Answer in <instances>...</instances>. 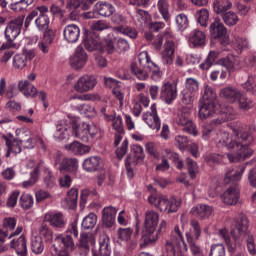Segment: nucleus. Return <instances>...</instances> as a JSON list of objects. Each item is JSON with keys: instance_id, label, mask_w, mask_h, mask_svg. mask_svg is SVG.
Instances as JSON below:
<instances>
[{"instance_id": "37", "label": "nucleus", "mask_w": 256, "mask_h": 256, "mask_svg": "<svg viewBox=\"0 0 256 256\" xmlns=\"http://www.w3.org/2000/svg\"><path fill=\"white\" fill-rule=\"evenodd\" d=\"M77 199H79V190L77 188H71L63 201V205H66L67 209H75L77 207Z\"/></svg>"}, {"instance_id": "15", "label": "nucleus", "mask_w": 256, "mask_h": 256, "mask_svg": "<svg viewBox=\"0 0 256 256\" xmlns=\"http://www.w3.org/2000/svg\"><path fill=\"white\" fill-rule=\"evenodd\" d=\"M160 99L165 101L167 105H171L177 99V84L169 81L165 82L161 86Z\"/></svg>"}, {"instance_id": "50", "label": "nucleus", "mask_w": 256, "mask_h": 256, "mask_svg": "<svg viewBox=\"0 0 256 256\" xmlns=\"http://www.w3.org/2000/svg\"><path fill=\"white\" fill-rule=\"evenodd\" d=\"M222 19L228 27H233L239 23V16L233 11H228L222 14Z\"/></svg>"}, {"instance_id": "58", "label": "nucleus", "mask_w": 256, "mask_h": 256, "mask_svg": "<svg viewBox=\"0 0 256 256\" xmlns=\"http://www.w3.org/2000/svg\"><path fill=\"white\" fill-rule=\"evenodd\" d=\"M2 227L8 233H13L17 227V219L15 217H6L2 221Z\"/></svg>"}, {"instance_id": "29", "label": "nucleus", "mask_w": 256, "mask_h": 256, "mask_svg": "<svg viewBox=\"0 0 256 256\" xmlns=\"http://www.w3.org/2000/svg\"><path fill=\"white\" fill-rule=\"evenodd\" d=\"M99 250L93 252V256H111V245L109 244V236L102 232L99 238Z\"/></svg>"}, {"instance_id": "43", "label": "nucleus", "mask_w": 256, "mask_h": 256, "mask_svg": "<svg viewBox=\"0 0 256 256\" xmlns=\"http://www.w3.org/2000/svg\"><path fill=\"white\" fill-rule=\"evenodd\" d=\"M47 13H49V7L45 5L37 6L36 9L31 11L29 15L26 17L25 27L30 25L31 21H33V19H35V17H37L38 15H47Z\"/></svg>"}, {"instance_id": "21", "label": "nucleus", "mask_w": 256, "mask_h": 256, "mask_svg": "<svg viewBox=\"0 0 256 256\" xmlns=\"http://www.w3.org/2000/svg\"><path fill=\"white\" fill-rule=\"evenodd\" d=\"M115 217H117V208L113 206L104 207L102 210V225L111 229L115 225Z\"/></svg>"}, {"instance_id": "35", "label": "nucleus", "mask_w": 256, "mask_h": 256, "mask_svg": "<svg viewBox=\"0 0 256 256\" xmlns=\"http://www.w3.org/2000/svg\"><path fill=\"white\" fill-rule=\"evenodd\" d=\"M18 89L25 97H37V88L29 80L19 81Z\"/></svg>"}, {"instance_id": "3", "label": "nucleus", "mask_w": 256, "mask_h": 256, "mask_svg": "<svg viewBox=\"0 0 256 256\" xmlns=\"http://www.w3.org/2000/svg\"><path fill=\"white\" fill-rule=\"evenodd\" d=\"M74 237H79V229L77 228V221L71 223L66 233L56 234L54 244L50 247V253L53 256H71L69 253L75 249Z\"/></svg>"}, {"instance_id": "23", "label": "nucleus", "mask_w": 256, "mask_h": 256, "mask_svg": "<svg viewBox=\"0 0 256 256\" xmlns=\"http://www.w3.org/2000/svg\"><path fill=\"white\" fill-rule=\"evenodd\" d=\"M217 113V103L213 102H201L199 104V117L202 121L209 119L212 115Z\"/></svg>"}, {"instance_id": "45", "label": "nucleus", "mask_w": 256, "mask_h": 256, "mask_svg": "<svg viewBox=\"0 0 256 256\" xmlns=\"http://www.w3.org/2000/svg\"><path fill=\"white\" fill-rule=\"evenodd\" d=\"M34 235H39L38 237H41V239H45V241H51L53 240V231L49 229V226L47 224H41L37 231L34 232Z\"/></svg>"}, {"instance_id": "4", "label": "nucleus", "mask_w": 256, "mask_h": 256, "mask_svg": "<svg viewBox=\"0 0 256 256\" xmlns=\"http://www.w3.org/2000/svg\"><path fill=\"white\" fill-rule=\"evenodd\" d=\"M148 201L151 205H155V207H157V209L163 213H177L181 207V200L173 196L167 198L166 196L152 195L148 198Z\"/></svg>"}, {"instance_id": "30", "label": "nucleus", "mask_w": 256, "mask_h": 256, "mask_svg": "<svg viewBox=\"0 0 256 256\" xmlns=\"http://www.w3.org/2000/svg\"><path fill=\"white\" fill-rule=\"evenodd\" d=\"M103 167V160L99 156H91L86 158L83 162V169L88 173L99 171Z\"/></svg>"}, {"instance_id": "41", "label": "nucleus", "mask_w": 256, "mask_h": 256, "mask_svg": "<svg viewBox=\"0 0 256 256\" xmlns=\"http://www.w3.org/2000/svg\"><path fill=\"white\" fill-rule=\"evenodd\" d=\"M186 241L190 247V251L193 256H205V253H203L201 247L197 245V240L193 238V235H191V233L186 232Z\"/></svg>"}, {"instance_id": "52", "label": "nucleus", "mask_w": 256, "mask_h": 256, "mask_svg": "<svg viewBox=\"0 0 256 256\" xmlns=\"http://www.w3.org/2000/svg\"><path fill=\"white\" fill-rule=\"evenodd\" d=\"M49 16L48 15H38L35 19V25L38 31H48L49 29Z\"/></svg>"}, {"instance_id": "53", "label": "nucleus", "mask_w": 256, "mask_h": 256, "mask_svg": "<svg viewBox=\"0 0 256 256\" xmlns=\"http://www.w3.org/2000/svg\"><path fill=\"white\" fill-rule=\"evenodd\" d=\"M231 7H233V4L229 0H217L214 2V11L218 15L225 13V11H229Z\"/></svg>"}, {"instance_id": "24", "label": "nucleus", "mask_w": 256, "mask_h": 256, "mask_svg": "<svg viewBox=\"0 0 256 256\" xmlns=\"http://www.w3.org/2000/svg\"><path fill=\"white\" fill-rule=\"evenodd\" d=\"M83 44L87 51H103V45H101V40L99 37H93L91 32L86 33Z\"/></svg>"}, {"instance_id": "28", "label": "nucleus", "mask_w": 256, "mask_h": 256, "mask_svg": "<svg viewBox=\"0 0 256 256\" xmlns=\"http://www.w3.org/2000/svg\"><path fill=\"white\" fill-rule=\"evenodd\" d=\"M190 214L198 219H207L213 215V207L206 204H198L190 210Z\"/></svg>"}, {"instance_id": "59", "label": "nucleus", "mask_w": 256, "mask_h": 256, "mask_svg": "<svg viewBox=\"0 0 256 256\" xmlns=\"http://www.w3.org/2000/svg\"><path fill=\"white\" fill-rule=\"evenodd\" d=\"M158 9L164 21H169V19H171V15H169V2H167V0H159Z\"/></svg>"}, {"instance_id": "46", "label": "nucleus", "mask_w": 256, "mask_h": 256, "mask_svg": "<svg viewBox=\"0 0 256 256\" xmlns=\"http://www.w3.org/2000/svg\"><path fill=\"white\" fill-rule=\"evenodd\" d=\"M23 233V226L18 225L13 232H7V230L3 231L0 230V243H5L6 241H9V239H13V237H17L18 235H21Z\"/></svg>"}, {"instance_id": "5", "label": "nucleus", "mask_w": 256, "mask_h": 256, "mask_svg": "<svg viewBox=\"0 0 256 256\" xmlns=\"http://www.w3.org/2000/svg\"><path fill=\"white\" fill-rule=\"evenodd\" d=\"M150 59L149 53L147 51H142L138 55V62L131 63V73L132 75H135L139 81H147V79H149Z\"/></svg>"}, {"instance_id": "8", "label": "nucleus", "mask_w": 256, "mask_h": 256, "mask_svg": "<svg viewBox=\"0 0 256 256\" xmlns=\"http://www.w3.org/2000/svg\"><path fill=\"white\" fill-rule=\"evenodd\" d=\"M210 36L212 39H218L221 45H229V36L227 35V28L221 22V19L215 18L210 24Z\"/></svg>"}, {"instance_id": "64", "label": "nucleus", "mask_w": 256, "mask_h": 256, "mask_svg": "<svg viewBox=\"0 0 256 256\" xmlns=\"http://www.w3.org/2000/svg\"><path fill=\"white\" fill-rule=\"evenodd\" d=\"M209 256H225V246L223 244H213L210 248Z\"/></svg>"}, {"instance_id": "36", "label": "nucleus", "mask_w": 256, "mask_h": 256, "mask_svg": "<svg viewBox=\"0 0 256 256\" xmlns=\"http://www.w3.org/2000/svg\"><path fill=\"white\" fill-rule=\"evenodd\" d=\"M95 11H98V16L101 17H111L115 12V6L108 2H98L95 5Z\"/></svg>"}, {"instance_id": "47", "label": "nucleus", "mask_w": 256, "mask_h": 256, "mask_svg": "<svg viewBox=\"0 0 256 256\" xmlns=\"http://www.w3.org/2000/svg\"><path fill=\"white\" fill-rule=\"evenodd\" d=\"M195 19L201 27H207L209 23V10L202 8L195 13Z\"/></svg>"}, {"instance_id": "7", "label": "nucleus", "mask_w": 256, "mask_h": 256, "mask_svg": "<svg viewBox=\"0 0 256 256\" xmlns=\"http://www.w3.org/2000/svg\"><path fill=\"white\" fill-rule=\"evenodd\" d=\"M174 121L176 125H178V127L182 129V131H185L186 133H189L194 137H197V135H199L197 126L195 125V123H193V120H191L190 118L189 112H187L186 110H182L181 112H179Z\"/></svg>"}, {"instance_id": "49", "label": "nucleus", "mask_w": 256, "mask_h": 256, "mask_svg": "<svg viewBox=\"0 0 256 256\" xmlns=\"http://www.w3.org/2000/svg\"><path fill=\"white\" fill-rule=\"evenodd\" d=\"M113 31L121 33L122 35H126L130 39H137V35H139L135 28L129 26H117L113 28Z\"/></svg>"}, {"instance_id": "42", "label": "nucleus", "mask_w": 256, "mask_h": 256, "mask_svg": "<svg viewBox=\"0 0 256 256\" xmlns=\"http://www.w3.org/2000/svg\"><path fill=\"white\" fill-rule=\"evenodd\" d=\"M237 61V57H225L218 61V65L225 67L228 73H235V71H237Z\"/></svg>"}, {"instance_id": "11", "label": "nucleus", "mask_w": 256, "mask_h": 256, "mask_svg": "<svg viewBox=\"0 0 256 256\" xmlns=\"http://www.w3.org/2000/svg\"><path fill=\"white\" fill-rule=\"evenodd\" d=\"M97 87V77L93 75L81 76L74 84V89L77 93H88Z\"/></svg>"}, {"instance_id": "57", "label": "nucleus", "mask_w": 256, "mask_h": 256, "mask_svg": "<svg viewBox=\"0 0 256 256\" xmlns=\"http://www.w3.org/2000/svg\"><path fill=\"white\" fill-rule=\"evenodd\" d=\"M218 235L220 239H223L230 252L235 251V244L231 243V236H229V231L227 228H222L219 230Z\"/></svg>"}, {"instance_id": "38", "label": "nucleus", "mask_w": 256, "mask_h": 256, "mask_svg": "<svg viewBox=\"0 0 256 256\" xmlns=\"http://www.w3.org/2000/svg\"><path fill=\"white\" fill-rule=\"evenodd\" d=\"M99 113L100 117L103 118L104 121H107V123H111V121H113L115 118V115H117L111 104H104L100 106Z\"/></svg>"}, {"instance_id": "55", "label": "nucleus", "mask_w": 256, "mask_h": 256, "mask_svg": "<svg viewBox=\"0 0 256 256\" xmlns=\"http://www.w3.org/2000/svg\"><path fill=\"white\" fill-rule=\"evenodd\" d=\"M216 99H217V93H215V90H213V88L211 86H206L203 98L200 101L204 102V103H207V102L208 103H217Z\"/></svg>"}, {"instance_id": "25", "label": "nucleus", "mask_w": 256, "mask_h": 256, "mask_svg": "<svg viewBox=\"0 0 256 256\" xmlns=\"http://www.w3.org/2000/svg\"><path fill=\"white\" fill-rule=\"evenodd\" d=\"M93 3H95V0H62V4L66 5L68 11H75L79 9V7L87 11Z\"/></svg>"}, {"instance_id": "54", "label": "nucleus", "mask_w": 256, "mask_h": 256, "mask_svg": "<svg viewBox=\"0 0 256 256\" xmlns=\"http://www.w3.org/2000/svg\"><path fill=\"white\" fill-rule=\"evenodd\" d=\"M81 225L82 229H93L95 225H97V215L93 212L89 213L86 217H84Z\"/></svg>"}, {"instance_id": "18", "label": "nucleus", "mask_w": 256, "mask_h": 256, "mask_svg": "<svg viewBox=\"0 0 256 256\" xmlns=\"http://www.w3.org/2000/svg\"><path fill=\"white\" fill-rule=\"evenodd\" d=\"M157 225H159V213L154 210H148L145 212L144 231L146 233H155L157 231Z\"/></svg>"}, {"instance_id": "44", "label": "nucleus", "mask_w": 256, "mask_h": 256, "mask_svg": "<svg viewBox=\"0 0 256 256\" xmlns=\"http://www.w3.org/2000/svg\"><path fill=\"white\" fill-rule=\"evenodd\" d=\"M148 73H151V80L159 83L163 77V72L155 62L151 61L148 63Z\"/></svg>"}, {"instance_id": "12", "label": "nucleus", "mask_w": 256, "mask_h": 256, "mask_svg": "<svg viewBox=\"0 0 256 256\" xmlns=\"http://www.w3.org/2000/svg\"><path fill=\"white\" fill-rule=\"evenodd\" d=\"M249 229V219L247 216L240 214L235 220L234 224L231 226V235L237 240L239 237H243Z\"/></svg>"}, {"instance_id": "31", "label": "nucleus", "mask_w": 256, "mask_h": 256, "mask_svg": "<svg viewBox=\"0 0 256 256\" xmlns=\"http://www.w3.org/2000/svg\"><path fill=\"white\" fill-rule=\"evenodd\" d=\"M10 247L14 249L19 256H27V239L24 235H21L17 239L10 241Z\"/></svg>"}, {"instance_id": "17", "label": "nucleus", "mask_w": 256, "mask_h": 256, "mask_svg": "<svg viewBox=\"0 0 256 256\" xmlns=\"http://www.w3.org/2000/svg\"><path fill=\"white\" fill-rule=\"evenodd\" d=\"M44 221L49 223L54 229H65L67 225V220L61 212H48L44 216Z\"/></svg>"}, {"instance_id": "6", "label": "nucleus", "mask_w": 256, "mask_h": 256, "mask_svg": "<svg viewBox=\"0 0 256 256\" xmlns=\"http://www.w3.org/2000/svg\"><path fill=\"white\" fill-rule=\"evenodd\" d=\"M181 245H184V249L187 251V244H185V238L183 237V224L182 227H179V225L174 226L170 238L166 240L168 256H175V253L181 249Z\"/></svg>"}, {"instance_id": "13", "label": "nucleus", "mask_w": 256, "mask_h": 256, "mask_svg": "<svg viewBox=\"0 0 256 256\" xmlns=\"http://www.w3.org/2000/svg\"><path fill=\"white\" fill-rule=\"evenodd\" d=\"M87 59L89 57L87 56V52H85V49H83V46H78L74 54L70 57V66L72 69H75V71H81L85 65H87Z\"/></svg>"}, {"instance_id": "34", "label": "nucleus", "mask_w": 256, "mask_h": 256, "mask_svg": "<svg viewBox=\"0 0 256 256\" xmlns=\"http://www.w3.org/2000/svg\"><path fill=\"white\" fill-rule=\"evenodd\" d=\"M95 235L90 232H83L80 234V239L78 242V247L80 249H84L85 251H89L93 245H95Z\"/></svg>"}, {"instance_id": "48", "label": "nucleus", "mask_w": 256, "mask_h": 256, "mask_svg": "<svg viewBox=\"0 0 256 256\" xmlns=\"http://www.w3.org/2000/svg\"><path fill=\"white\" fill-rule=\"evenodd\" d=\"M232 45L237 53H243L249 47V42L243 37L236 36L232 40Z\"/></svg>"}, {"instance_id": "20", "label": "nucleus", "mask_w": 256, "mask_h": 256, "mask_svg": "<svg viewBox=\"0 0 256 256\" xmlns=\"http://www.w3.org/2000/svg\"><path fill=\"white\" fill-rule=\"evenodd\" d=\"M206 43L207 35L199 29L193 30L188 37L189 47L199 49L201 47H205Z\"/></svg>"}, {"instance_id": "60", "label": "nucleus", "mask_w": 256, "mask_h": 256, "mask_svg": "<svg viewBox=\"0 0 256 256\" xmlns=\"http://www.w3.org/2000/svg\"><path fill=\"white\" fill-rule=\"evenodd\" d=\"M144 235L141 238V247H147V245H153L154 243L157 242V239H159V237L157 236V234L153 235V233H148L144 230Z\"/></svg>"}, {"instance_id": "32", "label": "nucleus", "mask_w": 256, "mask_h": 256, "mask_svg": "<svg viewBox=\"0 0 256 256\" xmlns=\"http://www.w3.org/2000/svg\"><path fill=\"white\" fill-rule=\"evenodd\" d=\"M7 147L6 157L11 155H19L21 153V146L23 145L19 139L4 137Z\"/></svg>"}, {"instance_id": "16", "label": "nucleus", "mask_w": 256, "mask_h": 256, "mask_svg": "<svg viewBox=\"0 0 256 256\" xmlns=\"http://www.w3.org/2000/svg\"><path fill=\"white\" fill-rule=\"evenodd\" d=\"M241 197L239 185L233 184L221 195V200L225 205H237Z\"/></svg>"}, {"instance_id": "2", "label": "nucleus", "mask_w": 256, "mask_h": 256, "mask_svg": "<svg viewBox=\"0 0 256 256\" xmlns=\"http://www.w3.org/2000/svg\"><path fill=\"white\" fill-rule=\"evenodd\" d=\"M72 132L76 139H80L83 143H91L97 135H101V127L95 122H83L80 125L74 124L71 128L67 120H61L56 125L54 138L58 141H68Z\"/></svg>"}, {"instance_id": "26", "label": "nucleus", "mask_w": 256, "mask_h": 256, "mask_svg": "<svg viewBox=\"0 0 256 256\" xmlns=\"http://www.w3.org/2000/svg\"><path fill=\"white\" fill-rule=\"evenodd\" d=\"M246 168H247V166L245 164L240 166L239 170L229 168L225 173L224 183L226 185H229V183H237V181L242 179L243 173H245Z\"/></svg>"}, {"instance_id": "56", "label": "nucleus", "mask_w": 256, "mask_h": 256, "mask_svg": "<svg viewBox=\"0 0 256 256\" xmlns=\"http://www.w3.org/2000/svg\"><path fill=\"white\" fill-rule=\"evenodd\" d=\"M19 204L22 209H31L35 205V200L31 194H22L20 196Z\"/></svg>"}, {"instance_id": "19", "label": "nucleus", "mask_w": 256, "mask_h": 256, "mask_svg": "<svg viewBox=\"0 0 256 256\" xmlns=\"http://www.w3.org/2000/svg\"><path fill=\"white\" fill-rule=\"evenodd\" d=\"M55 41V31L47 30L43 34V38L38 42L37 48L43 55H49L51 53V45Z\"/></svg>"}, {"instance_id": "51", "label": "nucleus", "mask_w": 256, "mask_h": 256, "mask_svg": "<svg viewBox=\"0 0 256 256\" xmlns=\"http://www.w3.org/2000/svg\"><path fill=\"white\" fill-rule=\"evenodd\" d=\"M234 133L236 137L241 139V141L246 143V145H252L253 141H255V136H253L249 131H239V129H234Z\"/></svg>"}, {"instance_id": "10", "label": "nucleus", "mask_w": 256, "mask_h": 256, "mask_svg": "<svg viewBox=\"0 0 256 256\" xmlns=\"http://www.w3.org/2000/svg\"><path fill=\"white\" fill-rule=\"evenodd\" d=\"M24 19L25 17L20 16L8 23L4 31L6 41H14L19 37V35H21Z\"/></svg>"}, {"instance_id": "14", "label": "nucleus", "mask_w": 256, "mask_h": 256, "mask_svg": "<svg viewBox=\"0 0 256 256\" xmlns=\"http://www.w3.org/2000/svg\"><path fill=\"white\" fill-rule=\"evenodd\" d=\"M142 119L150 129L155 131L161 129V119L157 114V106L155 104L151 105L150 111L143 113Z\"/></svg>"}, {"instance_id": "39", "label": "nucleus", "mask_w": 256, "mask_h": 256, "mask_svg": "<svg viewBox=\"0 0 256 256\" xmlns=\"http://www.w3.org/2000/svg\"><path fill=\"white\" fill-rule=\"evenodd\" d=\"M31 250L35 255H41V253L45 251V243L43 242V239L35 235V232L32 233L31 237Z\"/></svg>"}, {"instance_id": "40", "label": "nucleus", "mask_w": 256, "mask_h": 256, "mask_svg": "<svg viewBox=\"0 0 256 256\" xmlns=\"http://www.w3.org/2000/svg\"><path fill=\"white\" fill-rule=\"evenodd\" d=\"M236 103L238 104L239 109L242 111H249V109H252V107L255 106V102L251 100V98L247 97V95L243 92H240Z\"/></svg>"}, {"instance_id": "9", "label": "nucleus", "mask_w": 256, "mask_h": 256, "mask_svg": "<svg viewBox=\"0 0 256 256\" xmlns=\"http://www.w3.org/2000/svg\"><path fill=\"white\" fill-rule=\"evenodd\" d=\"M55 166L61 173H77L79 169V161L76 158H65L61 154H57Z\"/></svg>"}, {"instance_id": "61", "label": "nucleus", "mask_w": 256, "mask_h": 256, "mask_svg": "<svg viewBox=\"0 0 256 256\" xmlns=\"http://www.w3.org/2000/svg\"><path fill=\"white\" fill-rule=\"evenodd\" d=\"M186 165L191 179H195L199 173V165H197V162L193 161L191 158L186 159Z\"/></svg>"}, {"instance_id": "27", "label": "nucleus", "mask_w": 256, "mask_h": 256, "mask_svg": "<svg viewBox=\"0 0 256 256\" xmlns=\"http://www.w3.org/2000/svg\"><path fill=\"white\" fill-rule=\"evenodd\" d=\"M241 90L233 86H226L220 90V97L228 103H237Z\"/></svg>"}, {"instance_id": "22", "label": "nucleus", "mask_w": 256, "mask_h": 256, "mask_svg": "<svg viewBox=\"0 0 256 256\" xmlns=\"http://www.w3.org/2000/svg\"><path fill=\"white\" fill-rule=\"evenodd\" d=\"M63 36L66 43H77L81 37V29L75 24L67 25L63 30Z\"/></svg>"}, {"instance_id": "1", "label": "nucleus", "mask_w": 256, "mask_h": 256, "mask_svg": "<svg viewBox=\"0 0 256 256\" xmlns=\"http://www.w3.org/2000/svg\"><path fill=\"white\" fill-rule=\"evenodd\" d=\"M221 118H217L213 120L210 124H204L202 126V139L204 141H209V139H213L216 142L218 147H226V149H237L235 153L227 154V158L231 163H237L239 161H245V159H249V157L253 156V149L245 144H239L233 139L226 131H219L215 134V125H221L225 123V121H231L235 119L237 116V112L231 106H224L221 108Z\"/></svg>"}, {"instance_id": "33", "label": "nucleus", "mask_w": 256, "mask_h": 256, "mask_svg": "<svg viewBox=\"0 0 256 256\" xmlns=\"http://www.w3.org/2000/svg\"><path fill=\"white\" fill-rule=\"evenodd\" d=\"M65 149L69 153H72V155H85L91 151V147L84 145L79 141H74L70 144H66Z\"/></svg>"}, {"instance_id": "63", "label": "nucleus", "mask_w": 256, "mask_h": 256, "mask_svg": "<svg viewBox=\"0 0 256 256\" xmlns=\"http://www.w3.org/2000/svg\"><path fill=\"white\" fill-rule=\"evenodd\" d=\"M197 99V93L189 92L187 90L182 91L181 93V101L184 105H191L193 101Z\"/></svg>"}, {"instance_id": "62", "label": "nucleus", "mask_w": 256, "mask_h": 256, "mask_svg": "<svg viewBox=\"0 0 256 256\" xmlns=\"http://www.w3.org/2000/svg\"><path fill=\"white\" fill-rule=\"evenodd\" d=\"M12 65L14 69H23L24 67H27V60L25 59V56L23 54H16L13 57Z\"/></svg>"}]
</instances>
